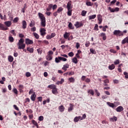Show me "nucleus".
<instances>
[{"mask_svg": "<svg viewBox=\"0 0 128 128\" xmlns=\"http://www.w3.org/2000/svg\"><path fill=\"white\" fill-rule=\"evenodd\" d=\"M38 16L39 18H40L41 20L40 24L42 26H43V28H44L46 26V17H44V15L42 14L39 12L38 13Z\"/></svg>", "mask_w": 128, "mask_h": 128, "instance_id": "1", "label": "nucleus"}, {"mask_svg": "<svg viewBox=\"0 0 128 128\" xmlns=\"http://www.w3.org/2000/svg\"><path fill=\"white\" fill-rule=\"evenodd\" d=\"M24 40L23 38H20L18 40V42L17 44L18 50H24L26 48V44H24Z\"/></svg>", "mask_w": 128, "mask_h": 128, "instance_id": "2", "label": "nucleus"}, {"mask_svg": "<svg viewBox=\"0 0 128 128\" xmlns=\"http://www.w3.org/2000/svg\"><path fill=\"white\" fill-rule=\"evenodd\" d=\"M114 36H124V34L120 30H114L113 32Z\"/></svg>", "mask_w": 128, "mask_h": 128, "instance_id": "3", "label": "nucleus"}, {"mask_svg": "<svg viewBox=\"0 0 128 128\" xmlns=\"http://www.w3.org/2000/svg\"><path fill=\"white\" fill-rule=\"evenodd\" d=\"M74 26H76V28H80L84 26V24L82 22H76L74 24Z\"/></svg>", "mask_w": 128, "mask_h": 128, "instance_id": "4", "label": "nucleus"}, {"mask_svg": "<svg viewBox=\"0 0 128 128\" xmlns=\"http://www.w3.org/2000/svg\"><path fill=\"white\" fill-rule=\"evenodd\" d=\"M25 42L26 44H34V41L30 40V38H26L25 40Z\"/></svg>", "mask_w": 128, "mask_h": 128, "instance_id": "5", "label": "nucleus"}, {"mask_svg": "<svg viewBox=\"0 0 128 128\" xmlns=\"http://www.w3.org/2000/svg\"><path fill=\"white\" fill-rule=\"evenodd\" d=\"M46 30L44 28H41L40 29V32L41 36H46Z\"/></svg>", "mask_w": 128, "mask_h": 128, "instance_id": "6", "label": "nucleus"}, {"mask_svg": "<svg viewBox=\"0 0 128 128\" xmlns=\"http://www.w3.org/2000/svg\"><path fill=\"white\" fill-rule=\"evenodd\" d=\"M98 24H102V16L100 14L98 15Z\"/></svg>", "mask_w": 128, "mask_h": 128, "instance_id": "7", "label": "nucleus"}, {"mask_svg": "<svg viewBox=\"0 0 128 128\" xmlns=\"http://www.w3.org/2000/svg\"><path fill=\"white\" fill-rule=\"evenodd\" d=\"M116 110L118 112H120L124 110V108L122 106H119L116 109Z\"/></svg>", "mask_w": 128, "mask_h": 128, "instance_id": "8", "label": "nucleus"}, {"mask_svg": "<svg viewBox=\"0 0 128 128\" xmlns=\"http://www.w3.org/2000/svg\"><path fill=\"white\" fill-rule=\"evenodd\" d=\"M122 44H128V36L125 38L122 41Z\"/></svg>", "mask_w": 128, "mask_h": 128, "instance_id": "9", "label": "nucleus"}, {"mask_svg": "<svg viewBox=\"0 0 128 128\" xmlns=\"http://www.w3.org/2000/svg\"><path fill=\"white\" fill-rule=\"evenodd\" d=\"M4 24L6 26H8V28H10V26H12V22L10 21L5 22Z\"/></svg>", "mask_w": 128, "mask_h": 128, "instance_id": "10", "label": "nucleus"}, {"mask_svg": "<svg viewBox=\"0 0 128 128\" xmlns=\"http://www.w3.org/2000/svg\"><path fill=\"white\" fill-rule=\"evenodd\" d=\"M72 110H74V105H72V104H70V107L68 108V112H72Z\"/></svg>", "mask_w": 128, "mask_h": 128, "instance_id": "11", "label": "nucleus"}, {"mask_svg": "<svg viewBox=\"0 0 128 128\" xmlns=\"http://www.w3.org/2000/svg\"><path fill=\"white\" fill-rule=\"evenodd\" d=\"M0 28L2 30H8V28H5L4 24H0Z\"/></svg>", "mask_w": 128, "mask_h": 128, "instance_id": "12", "label": "nucleus"}, {"mask_svg": "<svg viewBox=\"0 0 128 128\" xmlns=\"http://www.w3.org/2000/svg\"><path fill=\"white\" fill-rule=\"evenodd\" d=\"M58 110L60 112H64V106L62 105L58 107Z\"/></svg>", "mask_w": 128, "mask_h": 128, "instance_id": "13", "label": "nucleus"}, {"mask_svg": "<svg viewBox=\"0 0 128 128\" xmlns=\"http://www.w3.org/2000/svg\"><path fill=\"white\" fill-rule=\"evenodd\" d=\"M52 92L53 94H58V88L56 87L55 88L52 90Z\"/></svg>", "mask_w": 128, "mask_h": 128, "instance_id": "14", "label": "nucleus"}, {"mask_svg": "<svg viewBox=\"0 0 128 128\" xmlns=\"http://www.w3.org/2000/svg\"><path fill=\"white\" fill-rule=\"evenodd\" d=\"M48 88H50L51 90H52L56 88V86L54 84H50V85L48 86Z\"/></svg>", "mask_w": 128, "mask_h": 128, "instance_id": "15", "label": "nucleus"}, {"mask_svg": "<svg viewBox=\"0 0 128 128\" xmlns=\"http://www.w3.org/2000/svg\"><path fill=\"white\" fill-rule=\"evenodd\" d=\"M107 104L108 106H110V108H114V106H116L114 105V103H110V102H107Z\"/></svg>", "mask_w": 128, "mask_h": 128, "instance_id": "16", "label": "nucleus"}, {"mask_svg": "<svg viewBox=\"0 0 128 128\" xmlns=\"http://www.w3.org/2000/svg\"><path fill=\"white\" fill-rule=\"evenodd\" d=\"M80 118H82V116H76L74 118V122H78L80 120Z\"/></svg>", "mask_w": 128, "mask_h": 128, "instance_id": "17", "label": "nucleus"}, {"mask_svg": "<svg viewBox=\"0 0 128 128\" xmlns=\"http://www.w3.org/2000/svg\"><path fill=\"white\" fill-rule=\"evenodd\" d=\"M67 8L68 10H72V4H70V2H68L67 4Z\"/></svg>", "mask_w": 128, "mask_h": 128, "instance_id": "18", "label": "nucleus"}, {"mask_svg": "<svg viewBox=\"0 0 128 128\" xmlns=\"http://www.w3.org/2000/svg\"><path fill=\"white\" fill-rule=\"evenodd\" d=\"M36 96L34 92L31 96L30 98L32 102H34L36 100Z\"/></svg>", "mask_w": 128, "mask_h": 128, "instance_id": "19", "label": "nucleus"}, {"mask_svg": "<svg viewBox=\"0 0 128 128\" xmlns=\"http://www.w3.org/2000/svg\"><path fill=\"white\" fill-rule=\"evenodd\" d=\"M27 50L28 52H30V54H32V52H34V48H30V47H28L27 48Z\"/></svg>", "mask_w": 128, "mask_h": 128, "instance_id": "20", "label": "nucleus"}, {"mask_svg": "<svg viewBox=\"0 0 128 128\" xmlns=\"http://www.w3.org/2000/svg\"><path fill=\"white\" fill-rule=\"evenodd\" d=\"M22 28H26V20H23L22 22Z\"/></svg>", "mask_w": 128, "mask_h": 128, "instance_id": "21", "label": "nucleus"}, {"mask_svg": "<svg viewBox=\"0 0 128 128\" xmlns=\"http://www.w3.org/2000/svg\"><path fill=\"white\" fill-rule=\"evenodd\" d=\"M115 68H116V66H114V64H112V65L108 66V68L110 70H114Z\"/></svg>", "mask_w": 128, "mask_h": 128, "instance_id": "22", "label": "nucleus"}, {"mask_svg": "<svg viewBox=\"0 0 128 128\" xmlns=\"http://www.w3.org/2000/svg\"><path fill=\"white\" fill-rule=\"evenodd\" d=\"M96 18V14L88 16V19L90 20H94V18Z\"/></svg>", "mask_w": 128, "mask_h": 128, "instance_id": "23", "label": "nucleus"}, {"mask_svg": "<svg viewBox=\"0 0 128 128\" xmlns=\"http://www.w3.org/2000/svg\"><path fill=\"white\" fill-rule=\"evenodd\" d=\"M8 60L10 62H12L14 61V58L12 56H10L8 57Z\"/></svg>", "mask_w": 128, "mask_h": 128, "instance_id": "24", "label": "nucleus"}, {"mask_svg": "<svg viewBox=\"0 0 128 128\" xmlns=\"http://www.w3.org/2000/svg\"><path fill=\"white\" fill-rule=\"evenodd\" d=\"M68 27L70 30H74V27L72 26V22L69 23Z\"/></svg>", "mask_w": 128, "mask_h": 128, "instance_id": "25", "label": "nucleus"}, {"mask_svg": "<svg viewBox=\"0 0 128 128\" xmlns=\"http://www.w3.org/2000/svg\"><path fill=\"white\" fill-rule=\"evenodd\" d=\"M88 94H92V96H94V92L92 90H89L88 92Z\"/></svg>", "mask_w": 128, "mask_h": 128, "instance_id": "26", "label": "nucleus"}, {"mask_svg": "<svg viewBox=\"0 0 128 128\" xmlns=\"http://www.w3.org/2000/svg\"><path fill=\"white\" fill-rule=\"evenodd\" d=\"M58 58L59 60H62L63 62H66V60H68V59L64 57L58 56Z\"/></svg>", "mask_w": 128, "mask_h": 128, "instance_id": "27", "label": "nucleus"}, {"mask_svg": "<svg viewBox=\"0 0 128 128\" xmlns=\"http://www.w3.org/2000/svg\"><path fill=\"white\" fill-rule=\"evenodd\" d=\"M33 34L36 40H38L40 38V36L38 34L34 32Z\"/></svg>", "mask_w": 128, "mask_h": 128, "instance_id": "28", "label": "nucleus"}, {"mask_svg": "<svg viewBox=\"0 0 128 128\" xmlns=\"http://www.w3.org/2000/svg\"><path fill=\"white\" fill-rule=\"evenodd\" d=\"M72 62H74V64H77L78 63V58H74L72 59Z\"/></svg>", "mask_w": 128, "mask_h": 128, "instance_id": "29", "label": "nucleus"}, {"mask_svg": "<svg viewBox=\"0 0 128 128\" xmlns=\"http://www.w3.org/2000/svg\"><path fill=\"white\" fill-rule=\"evenodd\" d=\"M64 8H62V7H60L58 9L57 12H58V14H60V12H62Z\"/></svg>", "mask_w": 128, "mask_h": 128, "instance_id": "30", "label": "nucleus"}, {"mask_svg": "<svg viewBox=\"0 0 128 128\" xmlns=\"http://www.w3.org/2000/svg\"><path fill=\"white\" fill-rule=\"evenodd\" d=\"M32 122L33 124H34V126H36V128H38V122H36V120H32Z\"/></svg>", "mask_w": 128, "mask_h": 128, "instance_id": "31", "label": "nucleus"}, {"mask_svg": "<svg viewBox=\"0 0 128 128\" xmlns=\"http://www.w3.org/2000/svg\"><path fill=\"white\" fill-rule=\"evenodd\" d=\"M14 39L12 36H9V42H14Z\"/></svg>", "mask_w": 128, "mask_h": 128, "instance_id": "32", "label": "nucleus"}, {"mask_svg": "<svg viewBox=\"0 0 128 128\" xmlns=\"http://www.w3.org/2000/svg\"><path fill=\"white\" fill-rule=\"evenodd\" d=\"M92 3L90 2H86V6H92Z\"/></svg>", "mask_w": 128, "mask_h": 128, "instance_id": "33", "label": "nucleus"}, {"mask_svg": "<svg viewBox=\"0 0 128 128\" xmlns=\"http://www.w3.org/2000/svg\"><path fill=\"white\" fill-rule=\"evenodd\" d=\"M68 10V12H67V14L69 16H72V10Z\"/></svg>", "mask_w": 128, "mask_h": 128, "instance_id": "34", "label": "nucleus"}, {"mask_svg": "<svg viewBox=\"0 0 128 128\" xmlns=\"http://www.w3.org/2000/svg\"><path fill=\"white\" fill-rule=\"evenodd\" d=\"M37 52H38V54H42V48H39L37 50Z\"/></svg>", "mask_w": 128, "mask_h": 128, "instance_id": "35", "label": "nucleus"}, {"mask_svg": "<svg viewBox=\"0 0 128 128\" xmlns=\"http://www.w3.org/2000/svg\"><path fill=\"white\" fill-rule=\"evenodd\" d=\"M90 52H92V54H96V50H94L93 48H90Z\"/></svg>", "mask_w": 128, "mask_h": 128, "instance_id": "36", "label": "nucleus"}, {"mask_svg": "<svg viewBox=\"0 0 128 128\" xmlns=\"http://www.w3.org/2000/svg\"><path fill=\"white\" fill-rule=\"evenodd\" d=\"M68 80L70 82H74V78L72 77L69 78Z\"/></svg>", "mask_w": 128, "mask_h": 128, "instance_id": "37", "label": "nucleus"}, {"mask_svg": "<svg viewBox=\"0 0 128 128\" xmlns=\"http://www.w3.org/2000/svg\"><path fill=\"white\" fill-rule=\"evenodd\" d=\"M64 38H68V36H70V35L68 34V32H66L64 35Z\"/></svg>", "mask_w": 128, "mask_h": 128, "instance_id": "38", "label": "nucleus"}, {"mask_svg": "<svg viewBox=\"0 0 128 128\" xmlns=\"http://www.w3.org/2000/svg\"><path fill=\"white\" fill-rule=\"evenodd\" d=\"M18 22V18L16 17L14 19L13 22H14V24H16Z\"/></svg>", "mask_w": 128, "mask_h": 128, "instance_id": "39", "label": "nucleus"}, {"mask_svg": "<svg viewBox=\"0 0 128 128\" xmlns=\"http://www.w3.org/2000/svg\"><path fill=\"white\" fill-rule=\"evenodd\" d=\"M55 62L56 64H58V62H60V60L58 58H56Z\"/></svg>", "mask_w": 128, "mask_h": 128, "instance_id": "40", "label": "nucleus"}, {"mask_svg": "<svg viewBox=\"0 0 128 128\" xmlns=\"http://www.w3.org/2000/svg\"><path fill=\"white\" fill-rule=\"evenodd\" d=\"M34 21L32 20L30 24V26L31 28L34 26Z\"/></svg>", "mask_w": 128, "mask_h": 128, "instance_id": "41", "label": "nucleus"}, {"mask_svg": "<svg viewBox=\"0 0 128 128\" xmlns=\"http://www.w3.org/2000/svg\"><path fill=\"white\" fill-rule=\"evenodd\" d=\"M52 56H50L48 55V56H46L47 60H52Z\"/></svg>", "mask_w": 128, "mask_h": 128, "instance_id": "42", "label": "nucleus"}, {"mask_svg": "<svg viewBox=\"0 0 128 128\" xmlns=\"http://www.w3.org/2000/svg\"><path fill=\"white\" fill-rule=\"evenodd\" d=\"M52 5H49L48 8H46L47 12H50V10L52 9Z\"/></svg>", "mask_w": 128, "mask_h": 128, "instance_id": "43", "label": "nucleus"}, {"mask_svg": "<svg viewBox=\"0 0 128 128\" xmlns=\"http://www.w3.org/2000/svg\"><path fill=\"white\" fill-rule=\"evenodd\" d=\"M86 10H82V16H86Z\"/></svg>", "mask_w": 128, "mask_h": 128, "instance_id": "44", "label": "nucleus"}, {"mask_svg": "<svg viewBox=\"0 0 128 128\" xmlns=\"http://www.w3.org/2000/svg\"><path fill=\"white\" fill-rule=\"evenodd\" d=\"M68 56H69L72 57L74 56V54L73 52H70L68 54Z\"/></svg>", "mask_w": 128, "mask_h": 128, "instance_id": "45", "label": "nucleus"}, {"mask_svg": "<svg viewBox=\"0 0 128 128\" xmlns=\"http://www.w3.org/2000/svg\"><path fill=\"white\" fill-rule=\"evenodd\" d=\"M26 76L27 78H30V76H32V74H30V72H26Z\"/></svg>", "mask_w": 128, "mask_h": 128, "instance_id": "46", "label": "nucleus"}, {"mask_svg": "<svg viewBox=\"0 0 128 128\" xmlns=\"http://www.w3.org/2000/svg\"><path fill=\"white\" fill-rule=\"evenodd\" d=\"M38 120H40V122H42V120H44V116H40L38 117Z\"/></svg>", "mask_w": 128, "mask_h": 128, "instance_id": "47", "label": "nucleus"}, {"mask_svg": "<svg viewBox=\"0 0 128 128\" xmlns=\"http://www.w3.org/2000/svg\"><path fill=\"white\" fill-rule=\"evenodd\" d=\"M86 118V114H84L82 115V116L81 117V118H80V120H84V118Z\"/></svg>", "mask_w": 128, "mask_h": 128, "instance_id": "48", "label": "nucleus"}, {"mask_svg": "<svg viewBox=\"0 0 128 128\" xmlns=\"http://www.w3.org/2000/svg\"><path fill=\"white\" fill-rule=\"evenodd\" d=\"M94 30H98V24H95V26L94 28Z\"/></svg>", "mask_w": 128, "mask_h": 128, "instance_id": "49", "label": "nucleus"}, {"mask_svg": "<svg viewBox=\"0 0 128 128\" xmlns=\"http://www.w3.org/2000/svg\"><path fill=\"white\" fill-rule=\"evenodd\" d=\"M106 28H108V26H105L102 28L103 32H106Z\"/></svg>", "mask_w": 128, "mask_h": 128, "instance_id": "50", "label": "nucleus"}, {"mask_svg": "<svg viewBox=\"0 0 128 128\" xmlns=\"http://www.w3.org/2000/svg\"><path fill=\"white\" fill-rule=\"evenodd\" d=\"M13 92H14V94H18V90L16 88H14L13 89Z\"/></svg>", "mask_w": 128, "mask_h": 128, "instance_id": "51", "label": "nucleus"}, {"mask_svg": "<svg viewBox=\"0 0 128 128\" xmlns=\"http://www.w3.org/2000/svg\"><path fill=\"white\" fill-rule=\"evenodd\" d=\"M63 66L65 68H70V65L68 64H64Z\"/></svg>", "mask_w": 128, "mask_h": 128, "instance_id": "52", "label": "nucleus"}, {"mask_svg": "<svg viewBox=\"0 0 128 128\" xmlns=\"http://www.w3.org/2000/svg\"><path fill=\"white\" fill-rule=\"evenodd\" d=\"M95 92L96 94L98 96H100V92H98V91L97 90H95Z\"/></svg>", "mask_w": 128, "mask_h": 128, "instance_id": "53", "label": "nucleus"}, {"mask_svg": "<svg viewBox=\"0 0 128 128\" xmlns=\"http://www.w3.org/2000/svg\"><path fill=\"white\" fill-rule=\"evenodd\" d=\"M114 64H120V60H117L114 62Z\"/></svg>", "mask_w": 128, "mask_h": 128, "instance_id": "54", "label": "nucleus"}, {"mask_svg": "<svg viewBox=\"0 0 128 128\" xmlns=\"http://www.w3.org/2000/svg\"><path fill=\"white\" fill-rule=\"evenodd\" d=\"M46 38L47 40H50L52 39V36L50 35H48L46 36Z\"/></svg>", "mask_w": 128, "mask_h": 128, "instance_id": "55", "label": "nucleus"}, {"mask_svg": "<svg viewBox=\"0 0 128 128\" xmlns=\"http://www.w3.org/2000/svg\"><path fill=\"white\" fill-rule=\"evenodd\" d=\"M14 108H15V110H20V109L18 108L16 105L14 104Z\"/></svg>", "mask_w": 128, "mask_h": 128, "instance_id": "56", "label": "nucleus"}, {"mask_svg": "<svg viewBox=\"0 0 128 128\" xmlns=\"http://www.w3.org/2000/svg\"><path fill=\"white\" fill-rule=\"evenodd\" d=\"M114 104L115 106H118L120 104V102H114Z\"/></svg>", "mask_w": 128, "mask_h": 128, "instance_id": "57", "label": "nucleus"}, {"mask_svg": "<svg viewBox=\"0 0 128 128\" xmlns=\"http://www.w3.org/2000/svg\"><path fill=\"white\" fill-rule=\"evenodd\" d=\"M10 32L13 36H16V32H14V30H10Z\"/></svg>", "mask_w": 128, "mask_h": 128, "instance_id": "58", "label": "nucleus"}, {"mask_svg": "<svg viewBox=\"0 0 128 128\" xmlns=\"http://www.w3.org/2000/svg\"><path fill=\"white\" fill-rule=\"evenodd\" d=\"M36 27H33L31 28L32 32H36Z\"/></svg>", "mask_w": 128, "mask_h": 128, "instance_id": "59", "label": "nucleus"}, {"mask_svg": "<svg viewBox=\"0 0 128 128\" xmlns=\"http://www.w3.org/2000/svg\"><path fill=\"white\" fill-rule=\"evenodd\" d=\"M24 87L22 85L19 86V90H24Z\"/></svg>", "mask_w": 128, "mask_h": 128, "instance_id": "60", "label": "nucleus"}, {"mask_svg": "<svg viewBox=\"0 0 128 128\" xmlns=\"http://www.w3.org/2000/svg\"><path fill=\"white\" fill-rule=\"evenodd\" d=\"M38 102H42V97L39 96L38 97Z\"/></svg>", "mask_w": 128, "mask_h": 128, "instance_id": "61", "label": "nucleus"}, {"mask_svg": "<svg viewBox=\"0 0 128 128\" xmlns=\"http://www.w3.org/2000/svg\"><path fill=\"white\" fill-rule=\"evenodd\" d=\"M76 48L78 49V48H80V43L77 42L76 44Z\"/></svg>", "mask_w": 128, "mask_h": 128, "instance_id": "62", "label": "nucleus"}, {"mask_svg": "<svg viewBox=\"0 0 128 128\" xmlns=\"http://www.w3.org/2000/svg\"><path fill=\"white\" fill-rule=\"evenodd\" d=\"M24 36V35L22 34H19V37L22 38Z\"/></svg>", "mask_w": 128, "mask_h": 128, "instance_id": "63", "label": "nucleus"}, {"mask_svg": "<svg viewBox=\"0 0 128 128\" xmlns=\"http://www.w3.org/2000/svg\"><path fill=\"white\" fill-rule=\"evenodd\" d=\"M114 84H118V80H114Z\"/></svg>", "mask_w": 128, "mask_h": 128, "instance_id": "64", "label": "nucleus"}]
</instances>
